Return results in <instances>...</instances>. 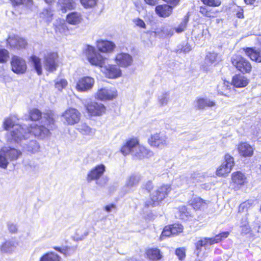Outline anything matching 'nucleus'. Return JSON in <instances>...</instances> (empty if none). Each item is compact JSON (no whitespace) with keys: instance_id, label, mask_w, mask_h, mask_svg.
<instances>
[{"instance_id":"8","label":"nucleus","mask_w":261,"mask_h":261,"mask_svg":"<svg viewBox=\"0 0 261 261\" xmlns=\"http://www.w3.org/2000/svg\"><path fill=\"white\" fill-rule=\"evenodd\" d=\"M86 55L92 65L102 67L105 64L106 58L96 51L94 47L88 45L86 49Z\"/></svg>"},{"instance_id":"50","label":"nucleus","mask_w":261,"mask_h":261,"mask_svg":"<svg viewBox=\"0 0 261 261\" xmlns=\"http://www.w3.org/2000/svg\"><path fill=\"white\" fill-rule=\"evenodd\" d=\"M9 52L5 49H0V63H5L9 58Z\"/></svg>"},{"instance_id":"18","label":"nucleus","mask_w":261,"mask_h":261,"mask_svg":"<svg viewBox=\"0 0 261 261\" xmlns=\"http://www.w3.org/2000/svg\"><path fill=\"white\" fill-rule=\"evenodd\" d=\"M105 169L106 167L103 164L97 165L92 169L87 175L88 181L98 179L103 174Z\"/></svg>"},{"instance_id":"20","label":"nucleus","mask_w":261,"mask_h":261,"mask_svg":"<svg viewBox=\"0 0 261 261\" xmlns=\"http://www.w3.org/2000/svg\"><path fill=\"white\" fill-rule=\"evenodd\" d=\"M195 107L198 110H203L207 107L211 108L216 106V102L206 97H197L194 101Z\"/></svg>"},{"instance_id":"21","label":"nucleus","mask_w":261,"mask_h":261,"mask_svg":"<svg viewBox=\"0 0 261 261\" xmlns=\"http://www.w3.org/2000/svg\"><path fill=\"white\" fill-rule=\"evenodd\" d=\"M7 42L11 47L18 49L25 48L27 44L24 39L17 36L9 37Z\"/></svg>"},{"instance_id":"51","label":"nucleus","mask_w":261,"mask_h":261,"mask_svg":"<svg viewBox=\"0 0 261 261\" xmlns=\"http://www.w3.org/2000/svg\"><path fill=\"white\" fill-rule=\"evenodd\" d=\"M240 227L242 228L241 231L242 233L246 234L249 233L251 231V228L248 225V221L246 219H245L244 223H241Z\"/></svg>"},{"instance_id":"5","label":"nucleus","mask_w":261,"mask_h":261,"mask_svg":"<svg viewBox=\"0 0 261 261\" xmlns=\"http://www.w3.org/2000/svg\"><path fill=\"white\" fill-rule=\"evenodd\" d=\"M171 190V188L169 185H163L158 187L150 195V199L145 202V206L149 207L158 205L160 201L167 196Z\"/></svg>"},{"instance_id":"59","label":"nucleus","mask_w":261,"mask_h":261,"mask_svg":"<svg viewBox=\"0 0 261 261\" xmlns=\"http://www.w3.org/2000/svg\"><path fill=\"white\" fill-rule=\"evenodd\" d=\"M7 226L8 230L10 232L12 233H15L17 232L18 228L16 225L11 222H8L7 223Z\"/></svg>"},{"instance_id":"49","label":"nucleus","mask_w":261,"mask_h":261,"mask_svg":"<svg viewBox=\"0 0 261 261\" xmlns=\"http://www.w3.org/2000/svg\"><path fill=\"white\" fill-rule=\"evenodd\" d=\"M217 54L215 53H209L207 54L205 61L210 64L214 63L217 61Z\"/></svg>"},{"instance_id":"48","label":"nucleus","mask_w":261,"mask_h":261,"mask_svg":"<svg viewBox=\"0 0 261 261\" xmlns=\"http://www.w3.org/2000/svg\"><path fill=\"white\" fill-rule=\"evenodd\" d=\"M169 227L171 229L172 235L177 234L181 232L183 230V226L179 224L175 223L169 226Z\"/></svg>"},{"instance_id":"37","label":"nucleus","mask_w":261,"mask_h":261,"mask_svg":"<svg viewBox=\"0 0 261 261\" xmlns=\"http://www.w3.org/2000/svg\"><path fill=\"white\" fill-rule=\"evenodd\" d=\"M23 148L27 151L35 153L39 150L40 145L36 140H32L28 144H25V146H23Z\"/></svg>"},{"instance_id":"12","label":"nucleus","mask_w":261,"mask_h":261,"mask_svg":"<svg viewBox=\"0 0 261 261\" xmlns=\"http://www.w3.org/2000/svg\"><path fill=\"white\" fill-rule=\"evenodd\" d=\"M234 165L233 158L229 154L225 155V160L216 170V174L219 176H225L230 172Z\"/></svg>"},{"instance_id":"32","label":"nucleus","mask_w":261,"mask_h":261,"mask_svg":"<svg viewBox=\"0 0 261 261\" xmlns=\"http://www.w3.org/2000/svg\"><path fill=\"white\" fill-rule=\"evenodd\" d=\"M238 150L241 155L250 156L253 154L252 147L246 143H241L238 147Z\"/></svg>"},{"instance_id":"9","label":"nucleus","mask_w":261,"mask_h":261,"mask_svg":"<svg viewBox=\"0 0 261 261\" xmlns=\"http://www.w3.org/2000/svg\"><path fill=\"white\" fill-rule=\"evenodd\" d=\"M81 113L76 109L69 108L62 115L63 123L69 125L77 123L81 119Z\"/></svg>"},{"instance_id":"39","label":"nucleus","mask_w":261,"mask_h":261,"mask_svg":"<svg viewBox=\"0 0 261 261\" xmlns=\"http://www.w3.org/2000/svg\"><path fill=\"white\" fill-rule=\"evenodd\" d=\"M189 17L188 15L187 14L184 16L181 22L178 25V26L174 29L175 31L176 32V33L179 34V33H181L184 32L187 29V24L189 22Z\"/></svg>"},{"instance_id":"53","label":"nucleus","mask_w":261,"mask_h":261,"mask_svg":"<svg viewBox=\"0 0 261 261\" xmlns=\"http://www.w3.org/2000/svg\"><path fill=\"white\" fill-rule=\"evenodd\" d=\"M13 5H25L30 6L33 4L32 0H11Z\"/></svg>"},{"instance_id":"3","label":"nucleus","mask_w":261,"mask_h":261,"mask_svg":"<svg viewBox=\"0 0 261 261\" xmlns=\"http://www.w3.org/2000/svg\"><path fill=\"white\" fill-rule=\"evenodd\" d=\"M121 152L124 155L131 153L136 159L149 158L153 155L152 151L140 145L136 139H131L126 141L122 147Z\"/></svg>"},{"instance_id":"55","label":"nucleus","mask_w":261,"mask_h":261,"mask_svg":"<svg viewBox=\"0 0 261 261\" xmlns=\"http://www.w3.org/2000/svg\"><path fill=\"white\" fill-rule=\"evenodd\" d=\"M133 23L136 25V26L141 28V29H146V25L144 21L139 18H136L133 20Z\"/></svg>"},{"instance_id":"43","label":"nucleus","mask_w":261,"mask_h":261,"mask_svg":"<svg viewBox=\"0 0 261 261\" xmlns=\"http://www.w3.org/2000/svg\"><path fill=\"white\" fill-rule=\"evenodd\" d=\"M29 116L30 119L32 121H37L39 118L42 120V118L43 117V115H42L41 112L37 109H33L29 112Z\"/></svg>"},{"instance_id":"60","label":"nucleus","mask_w":261,"mask_h":261,"mask_svg":"<svg viewBox=\"0 0 261 261\" xmlns=\"http://www.w3.org/2000/svg\"><path fill=\"white\" fill-rule=\"evenodd\" d=\"M175 254L180 260H182L185 257V251L182 248L177 249L175 251Z\"/></svg>"},{"instance_id":"25","label":"nucleus","mask_w":261,"mask_h":261,"mask_svg":"<svg viewBox=\"0 0 261 261\" xmlns=\"http://www.w3.org/2000/svg\"><path fill=\"white\" fill-rule=\"evenodd\" d=\"M97 47L100 51L107 53L113 50L115 47V45L111 41L107 40H99L97 42Z\"/></svg>"},{"instance_id":"46","label":"nucleus","mask_w":261,"mask_h":261,"mask_svg":"<svg viewBox=\"0 0 261 261\" xmlns=\"http://www.w3.org/2000/svg\"><path fill=\"white\" fill-rule=\"evenodd\" d=\"M7 156L3 153L2 149H0V168L6 169L9 164V161Z\"/></svg>"},{"instance_id":"33","label":"nucleus","mask_w":261,"mask_h":261,"mask_svg":"<svg viewBox=\"0 0 261 261\" xmlns=\"http://www.w3.org/2000/svg\"><path fill=\"white\" fill-rule=\"evenodd\" d=\"M174 31V29L171 28L169 25H164L157 29L155 32V34L160 35L162 33L163 36L171 37L173 35Z\"/></svg>"},{"instance_id":"30","label":"nucleus","mask_w":261,"mask_h":261,"mask_svg":"<svg viewBox=\"0 0 261 261\" xmlns=\"http://www.w3.org/2000/svg\"><path fill=\"white\" fill-rule=\"evenodd\" d=\"M82 15L80 12H73L69 13L66 16L68 23L73 25L80 23L82 20Z\"/></svg>"},{"instance_id":"57","label":"nucleus","mask_w":261,"mask_h":261,"mask_svg":"<svg viewBox=\"0 0 261 261\" xmlns=\"http://www.w3.org/2000/svg\"><path fill=\"white\" fill-rule=\"evenodd\" d=\"M171 234H172V232L169 226H166L160 236V239L163 240L164 237H169Z\"/></svg>"},{"instance_id":"17","label":"nucleus","mask_w":261,"mask_h":261,"mask_svg":"<svg viewBox=\"0 0 261 261\" xmlns=\"http://www.w3.org/2000/svg\"><path fill=\"white\" fill-rule=\"evenodd\" d=\"M116 63L122 67H127L130 66L133 62L132 57L127 53H120L115 58Z\"/></svg>"},{"instance_id":"22","label":"nucleus","mask_w":261,"mask_h":261,"mask_svg":"<svg viewBox=\"0 0 261 261\" xmlns=\"http://www.w3.org/2000/svg\"><path fill=\"white\" fill-rule=\"evenodd\" d=\"M245 54L252 61L261 62V48L247 47L243 48Z\"/></svg>"},{"instance_id":"14","label":"nucleus","mask_w":261,"mask_h":261,"mask_svg":"<svg viewBox=\"0 0 261 261\" xmlns=\"http://www.w3.org/2000/svg\"><path fill=\"white\" fill-rule=\"evenodd\" d=\"M117 95V91L115 88H101L99 90L96 97L100 100H111Z\"/></svg>"},{"instance_id":"40","label":"nucleus","mask_w":261,"mask_h":261,"mask_svg":"<svg viewBox=\"0 0 261 261\" xmlns=\"http://www.w3.org/2000/svg\"><path fill=\"white\" fill-rule=\"evenodd\" d=\"M255 200H249L240 204L239 207L238 212H244L247 211L250 207L255 204Z\"/></svg>"},{"instance_id":"64","label":"nucleus","mask_w":261,"mask_h":261,"mask_svg":"<svg viewBox=\"0 0 261 261\" xmlns=\"http://www.w3.org/2000/svg\"><path fill=\"white\" fill-rule=\"evenodd\" d=\"M146 4L150 6H155L158 4L159 0H144Z\"/></svg>"},{"instance_id":"38","label":"nucleus","mask_w":261,"mask_h":261,"mask_svg":"<svg viewBox=\"0 0 261 261\" xmlns=\"http://www.w3.org/2000/svg\"><path fill=\"white\" fill-rule=\"evenodd\" d=\"M60 257L53 252H48L42 256L39 261H60Z\"/></svg>"},{"instance_id":"34","label":"nucleus","mask_w":261,"mask_h":261,"mask_svg":"<svg viewBox=\"0 0 261 261\" xmlns=\"http://www.w3.org/2000/svg\"><path fill=\"white\" fill-rule=\"evenodd\" d=\"M88 234L89 231L87 228L85 227H80L75 231L74 240L81 241L85 239Z\"/></svg>"},{"instance_id":"56","label":"nucleus","mask_w":261,"mask_h":261,"mask_svg":"<svg viewBox=\"0 0 261 261\" xmlns=\"http://www.w3.org/2000/svg\"><path fill=\"white\" fill-rule=\"evenodd\" d=\"M57 32H59L60 33H65L68 31V28L66 23L64 21L61 22L60 24L57 25L56 29Z\"/></svg>"},{"instance_id":"15","label":"nucleus","mask_w":261,"mask_h":261,"mask_svg":"<svg viewBox=\"0 0 261 261\" xmlns=\"http://www.w3.org/2000/svg\"><path fill=\"white\" fill-rule=\"evenodd\" d=\"M58 55L56 53L48 54L44 57V64L45 68L49 71H54L56 70L58 66Z\"/></svg>"},{"instance_id":"36","label":"nucleus","mask_w":261,"mask_h":261,"mask_svg":"<svg viewBox=\"0 0 261 261\" xmlns=\"http://www.w3.org/2000/svg\"><path fill=\"white\" fill-rule=\"evenodd\" d=\"M231 179L232 182L238 186L243 185L246 181V178L244 175L240 172L233 173Z\"/></svg>"},{"instance_id":"62","label":"nucleus","mask_w":261,"mask_h":261,"mask_svg":"<svg viewBox=\"0 0 261 261\" xmlns=\"http://www.w3.org/2000/svg\"><path fill=\"white\" fill-rule=\"evenodd\" d=\"M153 187V184L151 181H147L144 185V188L147 190L148 192H150Z\"/></svg>"},{"instance_id":"58","label":"nucleus","mask_w":261,"mask_h":261,"mask_svg":"<svg viewBox=\"0 0 261 261\" xmlns=\"http://www.w3.org/2000/svg\"><path fill=\"white\" fill-rule=\"evenodd\" d=\"M53 15L50 9H45L41 13V17H45L47 20L49 21Z\"/></svg>"},{"instance_id":"13","label":"nucleus","mask_w":261,"mask_h":261,"mask_svg":"<svg viewBox=\"0 0 261 261\" xmlns=\"http://www.w3.org/2000/svg\"><path fill=\"white\" fill-rule=\"evenodd\" d=\"M1 149L9 162L17 160L22 154V152L20 150L10 145H6L3 146Z\"/></svg>"},{"instance_id":"19","label":"nucleus","mask_w":261,"mask_h":261,"mask_svg":"<svg viewBox=\"0 0 261 261\" xmlns=\"http://www.w3.org/2000/svg\"><path fill=\"white\" fill-rule=\"evenodd\" d=\"M173 7L168 4L159 5L155 8V13L160 17H169L172 13Z\"/></svg>"},{"instance_id":"11","label":"nucleus","mask_w":261,"mask_h":261,"mask_svg":"<svg viewBox=\"0 0 261 261\" xmlns=\"http://www.w3.org/2000/svg\"><path fill=\"white\" fill-rule=\"evenodd\" d=\"M85 107L88 113L91 116L102 115L106 111V108L103 104L95 101L87 102L85 104Z\"/></svg>"},{"instance_id":"29","label":"nucleus","mask_w":261,"mask_h":261,"mask_svg":"<svg viewBox=\"0 0 261 261\" xmlns=\"http://www.w3.org/2000/svg\"><path fill=\"white\" fill-rule=\"evenodd\" d=\"M18 242L15 240H10L4 243L1 248V250L5 253H12L16 248Z\"/></svg>"},{"instance_id":"41","label":"nucleus","mask_w":261,"mask_h":261,"mask_svg":"<svg viewBox=\"0 0 261 261\" xmlns=\"http://www.w3.org/2000/svg\"><path fill=\"white\" fill-rule=\"evenodd\" d=\"M76 246L68 247L66 246L63 248L58 247H55V249L64 254L65 256H68L74 252L76 249Z\"/></svg>"},{"instance_id":"28","label":"nucleus","mask_w":261,"mask_h":261,"mask_svg":"<svg viewBox=\"0 0 261 261\" xmlns=\"http://www.w3.org/2000/svg\"><path fill=\"white\" fill-rule=\"evenodd\" d=\"M77 130L83 136L90 137H93L95 134V129L91 128L85 123L79 124Z\"/></svg>"},{"instance_id":"26","label":"nucleus","mask_w":261,"mask_h":261,"mask_svg":"<svg viewBox=\"0 0 261 261\" xmlns=\"http://www.w3.org/2000/svg\"><path fill=\"white\" fill-rule=\"evenodd\" d=\"M189 203L195 210H199L204 208L207 205L206 201L203 200L199 197H193L191 200L189 201Z\"/></svg>"},{"instance_id":"10","label":"nucleus","mask_w":261,"mask_h":261,"mask_svg":"<svg viewBox=\"0 0 261 261\" xmlns=\"http://www.w3.org/2000/svg\"><path fill=\"white\" fill-rule=\"evenodd\" d=\"M10 64L12 71L17 74H23L27 71V65L26 61L21 57L16 55L12 56Z\"/></svg>"},{"instance_id":"42","label":"nucleus","mask_w":261,"mask_h":261,"mask_svg":"<svg viewBox=\"0 0 261 261\" xmlns=\"http://www.w3.org/2000/svg\"><path fill=\"white\" fill-rule=\"evenodd\" d=\"M32 64L38 75L42 74V66L40 59L35 56L31 57Z\"/></svg>"},{"instance_id":"31","label":"nucleus","mask_w":261,"mask_h":261,"mask_svg":"<svg viewBox=\"0 0 261 261\" xmlns=\"http://www.w3.org/2000/svg\"><path fill=\"white\" fill-rule=\"evenodd\" d=\"M232 83L236 87L242 88L247 85L248 80L243 75L237 74L233 77Z\"/></svg>"},{"instance_id":"7","label":"nucleus","mask_w":261,"mask_h":261,"mask_svg":"<svg viewBox=\"0 0 261 261\" xmlns=\"http://www.w3.org/2000/svg\"><path fill=\"white\" fill-rule=\"evenodd\" d=\"M231 62L233 66L243 73H250L252 70L250 62L241 55H233Z\"/></svg>"},{"instance_id":"23","label":"nucleus","mask_w":261,"mask_h":261,"mask_svg":"<svg viewBox=\"0 0 261 261\" xmlns=\"http://www.w3.org/2000/svg\"><path fill=\"white\" fill-rule=\"evenodd\" d=\"M141 180L140 176L138 174H133L129 176L126 180L124 188L125 192L128 193L134 187L137 186Z\"/></svg>"},{"instance_id":"61","label":"nucleus","mask_w":261,"mask_h":261,"mask_svg":"<svg viewBox=\"0 0 261 261\" xmlns=\"http://www.w3.org/2000/svg\"><path fill=\"white\" fill-rule=\"evenodd\" d=\"M0 77L3 79L4 82H9L11 81V78L7 73L4 72L1 75Z\"/></svg>"},{"instance_id":"45","label":"nucleus","mask_w":261,"mask_h":261,"mask_svg":"<svg viewBox=\"0 0 261 261\" xmlns=\"http://www.w3.org/2000/svg\"><path fill=\"white\" fill-rule=\"evenodd\" d=\"M169 100V93L167 92L162 93L158 97V102L160 106H166Z\"/></svg>"},{"instance_id":"44","label":"nucleus","mask_w":261,"mask_h":261,"mask_svg":"<svg viewBox=\"0 0 261 261\" xmlns=\"http://www.w3.org/2000/svg\"><path fill=\"white\" fill-rule=\"evenodd\" d=\"M98 0H80L81 5L85 9H91L97 6Z\"/></svg>"},{"instance_id":"16","label":"nucleus","mask_w":261,"mask_h":261,"mask_svg":"<svg viewBox=\"0 0 261 261\" xmlns=\"http://www.w3.org/2000/svg\"><path fill=\"white\" fill-rule=\"evenodd\" d=\"M94 82L95 81L92 77L85 76L79 80L76 86V88L79 91L86 92L92 88Z\"/></svg>"},{"instance_id":"2","label":"nucleus","mask_w":261,"mask_h":261,"mask_svg":"<svg viewBox=\"0 0 261 261\" xmlns=\"http://www.w3.org/2000/svg\"><path fill=\"white\" fill-rule=\"evenodd\" d=\"M55 114L51 111L43 113L40 125H31L30 135L33 134L36 137L43 139L50 135V130L53 129L55 122Z\"/></svg>"},{"instance_id":"63","label":"nucleus","mask_w":261,"mask_h":261,"mask_svg":"<svg viewBox=\"0 0 261 261\" xmlns=\"http://www.w3.org/2000/svg\"><path fill=\"white\" fill-rule=\"evenodd\" d=\"M163 1L166 2L167 3L170 4L173 7H175L177 6L180 0H163Z\"/></svg>"},{"instance_id":"54","label":"nucleus","mask_w":261,"mask_h":261,"mask_svg":"<svg viewBox=\"0 0 261 261\" xmlns=\"http://www.w3.org/2000/svg\"><path fill=\"white\" fill-rule=\"evenodd\" d=\"M194 177H195L193 176L192 174H191L190 176H182L180 177V179L183 181H185L187 185H190L191 184L195 183Z\"/></svg>"},{"instance_id":"52","label":"nucleus","mask_w":261,"mask_h":261,"mask_svg":"<svg viewBox=\"0 0 261 261\" xmlns=\"http://www.w3.org/2000/svg\"><path fill=\"white\" fill-rule=\"evenodd\" d=\"M203 4L211 7H218L221 4L220 0H201Z\"/></svg>"},{"instance_id":"1","label":"nucleus","mask_w":261,"mask_h":261,"mask_svg":"<svg viewBox=\"0 0 261 261\" xmlns=\"http://www.w3.org/2000/svg\"><path fill=\"white\" fill-rule=\"evenodd\" d=\"M18 119L15 115L6 118L3 122L4 128L10 130L7 134V142L9 143H21L30 136V128H24L17 123Z\"/></svg>"},{"instance_id":"47","label":"nucleus","mask_w":261,"mask_h":261,"mask_svg":"<svg viewBox=\"0 0 261 261\" xmlns=\"http://www.w3.org/2000/svg\"><path fill=\"white\" fill-rule=\"evenodd\" d=\"M67 85V82L65 79L58 78L55 80V87L59 91L62 90Z\"/></svg>"},{"instance_id":"6","label":"nucleus","mask_w":261,"mask_h":261,"mask_svg":"<svg viewBox=\"0 0 261 261\" xmlns=\"http://www.w3.org/2000/svg\"><path fill=\"white\" fill-rule=\"evenodd\" d=\"M149 144L160 149H163L169 144V140L167 135L163 133L152 134L148 140Z\"/></svg>"},{"instance_id":"27","label":"nucleus","mask_w":261,"mask_h":261,"mask_svg":"<svg viewBox=\"0 0 261 261\" xmlns=\"http://www.w3.org/2000/svg\"><path fill=\"white\" fill-rule=\"evenodd\" d=\"M58 6L63 13H65L67 11L74 9L75 8V4L73 0H59Z\"/></svg>"},{"instance_id":"24","label":"nucleus","mask_w":261,"mask_h":261,"mask_svg":"<svg viewBox=\"0 0 261 261\" xmlns=\"http://www.w3.org/2000/svg\"><path fill=\"white\" fill-rule=\"evenodd\" d=\"M105 74L110 79H116L121 75V71L116 65H109L106 67Z\"/></svg>"},{"instance_id":"35","label":"nucleus","mask_w":261,"mask_h":261,"mask_svg":"<svg viewBox=\"0 0 261 261\" xmlns=\"http://www.w3.org/2000/svg\"><path fill=\"white\" fill-rule=\"evenodd\" d=\"M146 254L147 257L151 260H158L162 257L160 251L157 248H151L147 250Z\"/></svg>"},{"instance_id":"4","label":"nucleus","mask_w":261,"mask_h":261,"mask_svg":"<svg viewBox=\"0 0 261 261\" xmlns=\"http://www.w3.org/2000/svg\"><path fill=\"white\" fill-rule=\"evenodd\" d=\"M229 234L228 231H225L220 233L213 238H200L199 240L195 243V252L197 256L202 251V248L204 247L206 249L210 246L218 243L222 240L226 238Z\"/></svg>"}]
</instances>
